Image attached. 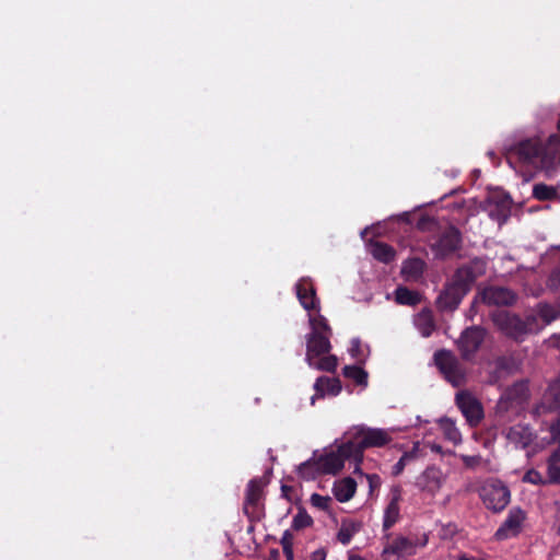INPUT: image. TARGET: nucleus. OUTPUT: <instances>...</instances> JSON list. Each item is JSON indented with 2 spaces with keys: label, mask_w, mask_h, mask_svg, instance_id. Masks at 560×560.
Segmentation results:
<instances>
[{
  "label": "nucleus",
  "mask_w": 560,
  "mask_h": 560,
  "mask_svg": "<svg viewBox=\"0 0 560 560\" xmlns=\"http://www.w3.org/2000/svg\"><path fill=\"white\" fill-rule=\"evenodd\" d=\"M558 448L550 455L549 460L550 462H560V440Z\"/></svg>",
  "instance_id": "c03bdc74"
},
{
  "label": "nucleus",
  "mask_w": 560,
  "mask_h": 560,
  "mask_svg": "<svg viewBox=\"0 0 560 560\" xmlns=\"http://www.w3.org/2000/svg\"><path fill=\"white\" fill-rule=\"evenodd\" d=\"M485 271L486 262L482 259H474L458 268L453 277L452 284L439 296L440 306L442 308H456L472 282Z\"/></svg>",
  "instance_id": "7ed1b4c3"
},
{
  "label": "nucleus",
  "mask_w": 560,
  "mask_h": 560,
  "mask_svg": "<svg viewBox=\"0 0 560 560\" xmlns=\"http://www.w3.org/2000/svg\"><path fill=\"white\" fill-rule=\"evenodd\" d=\"M523 481L525 482H529V483H533V485H541L545 482L542 476L540 475V472L534 470V469H530L528 470L524 477H523Z\"/></svg>",
  "instance_id": "58836bf2"
},
{
  "label": "nucleus",
  "mask_w": 560,
  "mask_h": 560,
  "mask_svg": "<svg viewBox=\"0 0 560 560\" xmlns=\"http://www.w3.org/2000/svg\"><path fill=\"white\" fill-rule=\"evenodd\" d=\"M544 399L549 409L560 411V384H552L545 394Z\"/></svg>",
  "instance_id": "2f4dec72"
},
{
  "label": "nucleus",
  "mask_w": 560,
  "mask_h": 560,
  "mask_svg": "<svg viewBox=\"0 0 560 560\" xmlns=\"http://www.w3.org/2000/svg\"><path fill=\"white\" fill-rule=\"evenodd\" d=\"M459 458L463 460L464 465L467 468H475L481 462V457L478 455L469 456V455H459Z\"/></svg>",
  "instance_id": "ea45409f"
},
{
  "label": "nucleus",
  "mask_w": 560,
  "mask_h": 560,
  "mask_svg": "<svg viewBox=\"0 0 560 560\" xmlns=\"http://www.w3.org/2000/svg\"><path fill=\"white\" fill-rule=\"evenodd\" d=\"M540 322L541 330L552 322L560 318V301L556 303H538L533 313Z\"/></svg>",
  "instance_id": "6ab92c4d"
},
{
  "label": "nucleus",
  "mask_w": 560,
  "mask_h": 560,
  "mask_svg": "<svg viewBox=\"0 0 560 560\" xmlns=\"http://www.w3.org/2000/svg\"><path fill=\"white\" fill-rule=\"evenodd\" d=\"M296 296L308 313L312 331L306 336L305 360L310 368L334 372L337 368V358L328 354L330 351L331 328L327 319L319 314V300L310 279L302 278L295 284Z\"/></svg>",
  "instance_id": "f257e3e1"
},
{
  "label": "nucleus",
  "mask_w": 560,
  "mask_h": 560,
  "mask_svg": "<svg viewBox=\"0 0 560 560\" xmlns=\"http://www.w3.org/2000/svg\"><path fill=\"white\" fill-rule=\"evenodd\" d=\"M430 447L433 452L442 453V447L438 444H431Z\"/></svg>",
  "instance_id": "de8ad7c7"
},
{
  "label": "nucleus",
  "mask_w": 560,
  "mask_h": 560,
  "mask_svg": "<svg viewBox=\"0 0 560 560\" xmlns=\"http://www.w3.org/2000/svg\"><path fill=\"white\" fill-rule=\"evenodd\" d=\"M369 252L375 259L385 264L390 262L395 258L394 248L385 243H371L369 245Z\"/></svg>",
  "instance_id": "b1692460"
},
{
  "label": "nucleus",
  "mask_w": 560,
  "mask_h": 560,
  "mask_svg": "<svg viewBox=\"0 0 560 560\" xmlns=\"http://www.w3.org/2000/svg\"><path fill=\"white\" fill-rule=\"evenodd\" d=\"M343 375L353 380L358 385H368V373L358 365H347L343 368Z\"/></svg>",
  "instance_id": "c85d7f7f"
},
{
  "label": "nucleus",
  "mask_w": 560,
  "mask_h": 560,
  "mask_svg": "<svg viewBox=\"0 0 560 560\" xmlns=\"http://www.w3.org/2000/svg\"><path fill=\"white\" fill-rule=\"evenodd\" d=\"M460 234L455 228L447 229L433 245L436 256L444 257L458 248Z\"/></svg>",
  "instance_id": "f3484780"
},
{
  "label": "nucleus",
  "mask_w": 560,
  "mask_h": 560,
  "mask_svg": "<svg viewBox=\"0 0 560 560\" xmlns=\"http://www.w3.org/2000/svg\"><path fill=\"white\" fill-rule=\"evenodd\" d=\"M509 212H510V202L506 200V201H503L501 214L498 218V220L499 221H501V220L505 221L508 215H509Z\"/></svg>",
  "instance_id": "a19ab883"
},
{
  "label": "nucleus",
  "mask_w": 560,
  "mask_h": 560,
  "mask_svg": "<svg viewBox=\"0 0 560 560\" xmlns=\"http://www.w3.org/2000/svg\"><path fill=\"white\" fill-rule=\"evenodd\" d=\"M560 462L548 460V475L552 482H560Z\"/></svg>",
  "instance_id": "4c0bfd02"
},
{
  "label": "nucleus",
  "mask_w": 560,
  "mask_h": 560,
  "mask_svg": "<svg viewBox=\"0 0 560 560\" xmlns=\"http://www.w3.org/2000/svg\"><path fill=\"white\" fill-rule=\"evenodd\" d=\"M505 156L513 167L518 163L551 177L560 166V138L551 135L545 143L539 137L520 140L505 145Z\"/></svg>",
  "instance_id": "f03ea898"
},
{
  "label": "nucleus",
  "mask_w": 560,
  "mask_h": 560,
  "mask_svg": "<svg viewBox=\"0 0 560 560\" xmlns=\"http://www.w3.org/2000/svg\"><path fill=\"white\" fill-rule=\"evenodd\" d=\"M516 294L503 287H489L481 292V299L490 305H512L516 302Z\"/></svg>",
  "instance_id": "dca6fc26"
},
{
  "label": "nucleus",
  "mask_w": 560,
  "mask_h": 560,
  "mask_svg": "<svg viewBox=\"0 0 560 560\" xmlns=\"http://www.w3.org/2000/svg\"><path fill=\"white\" fill-rule=\"evenodd\" d=\"M282 547H283V552L287 557V560H293V550H292L290 542L283 541Z\"/></svg>",
  "instance_id": "79ce46f5"
},
{
  "label": "nucleus",
  "mask_w": 560,
  "mask_h": 560,
  "mask_svg": "<svg viewBox=\"0 0 560 560\" xmlns=\"http://www.w3.org/2000/svg\"><path fill=\"white\" fill-rule=\"evenodd\" d=\"M480 497L485 505L499 512L503 510L510 502L509 489L498 480H488L480 489Z\"/></svg>",
  "instance_id": "6e6552de"
},
{
  "label": "nucleus",
  "mask_w": 560,
  "mask_h": 560,
  "mask_svg": "<svg viewBox=\"0 0 560 560\" xmlns=\"http://www.w3.org/2000/svg\"><path fill=\"white\" fill-rule=\"evenodd\" d=\"M526 513L521 508H512L504 522L497 529L494 538L499 541L516 537L524 527Z\"/></svg>",
  "instance_id": "9b49d317"
},
{
  "label": "nucleus",
  "mask_w": 560,
  "mask_h": 560,
  "mask_svg": "<svg viewBox=\"0 0 560 560\" xmlns=\"http://www.w3.org/2000/svg\"><path fill=\"white\" fill-rule=\"evenodd\" d=\"M413 325L422 337H429L435 329L433 315L430 310H422L413 317Z\"/></svg>",
  "instance_id": "4be33fe9"
},
{
  "label": "nucleus",
  "mask_w": 560,
  "mask_h": 560,
  "mask_svg": "<svg viewBox=\"0 0 560 560\" xmlns=\"http://www.w3.org/2000/svg\"><path fill=\"white\" fill-rule=\"evenodd\" d=\"M357 475H360L361 477L365 478L369 483L370 493H373L374 490L378 489L382 485V480L380 476L375 474H363L360 469V472H355Z\"/></svg>",
  "instance_id": "c9c22d12"
},
{
  "label": "nucleus",
  "mask_w": 560,
  "mask_h": 560,
  "mask_svg": "<svg viewBox=\"0 0 560 560\" xmlns=\"http://www.w3.org/2000/svg\"><path fill=\"white\" fill-rule=\"evenodd\" d=\"M427 544V535H423L421 538L399 535L384 547L383 555H394L398 558H406L415 555L418 548L424 547Z\"/></svg>",
  "instance_id": "1a4fd4ad"
},
{
  "label": "nucleus",
  "mask_w": 560,
  "mask_h": 560,
  "mask_svg": "<svg viewBox=\"0 0 560 560\" xmlns=\"http://www.w3.org/2000/svg\"><path fill=\"white\" fill-rule=\"evenodd\" d=\"M456 402L470 424H477L482 419V407L471 394L466 392L458 393L456 395Z\"/></svg>",
  "instance_id": "ddd939ff"
},
{
  "label": "nucleus",
  "mask_w": 560,
  "mask_h": 560,
  "mask_svg": "<svg viewBox=\"0 0 560 560\" xmlns=\"http://www.w3.org/2000/svg\"><path fill=\"white\" fill-rule=\"evenodd\" d=\"M396 429L369 428L365 425H354L345 433V439L353 445L357 452H360V464L363 460V451L370 447H382L393 441V433Z\"/></svg>",
  "instance_id": "39448f33"
},
{
  "label": "nucleus",
  "mask_w": 560,
  "mask_h": 560,
  "mask_svg": "<svg viewBox=\"0 0 560 560\" xmlns=\"http://www.w3.org/2000/svg\"><path fill=\"white\" fill-rule=\"evenodd\" d=\"M312 517L305 513V512H299L294 517H293V527L295 529H301V528H305L307 526H310L312 524Z\"/></svg>",
  "instance_id": "f704fd0d"
},
{
  "label": "nucleus",
  "mask_w": 560,
  "mask_h": 560,
  "mask_svg": "<svg viewBox=\"0 0 560 560\" xmlns=\"http://www.w3.org/2000/svg\"><path fill=\"white\" fill-rule=\"evenodd\" d=\"M357 482L351 477L337 480L334 483V494L339 502L349 501L355 493Z\"/></svg>",
  "instance_id": "412c9836"
},
{
  "label": "nucleus",
  "mask_w": 560,
  "mask_h": 560,
  "mask_svg": "<svg viewBox=\"0 0 560 560\" xmlns=\"http://www.w3.org/2000/svg\"><path fill=\"white\" fill-rule=\"evenodd\" d=\"M505 438L514 447L525 448L533 441V433L528 427L516 424L506 430Z\"/></svg>",
  "instance_id": "a211bd4d"
},
{
  "label": "nucleus",
  "mask_w": 560,
  "mask_h": 560,
  "mask_svg": "<svg viewBox=\"0 0 560 560\" xmlns=\"http://www.w3.org/2000/svg\"><path fill=\"white\" fill-rule=\"evenodd\" d=\"M485 338V330L480 327L467 328L458 340V348L465 359H469L480 347Z\"/></svg>",
  "instance_id": "4468645a"
},
{
  "label": "nucleus",
  "mask_w": 560,
  "mask_h": 560,
  "mask_svg": "<svg viewBox=\"0 0 560 560\" xmlns=\"http://www.w3.org/2000/svg\"><path fill=\"white\" fill-rule=\"evenodd\" d=\"M448 475L436 465H429L421 471L415 481L416 488L428 498H434L441 491Z\"/></svg>",
  "instance_id": "0eeeda50"
},
{
  "label": "nucleus",
  "mask_w": 560,
  "mask_h": 560,
  "mask_svg": "<svg viewBox=\"0 0 560 560\" xmlns=\"http://www.w3.org/2000/svg\"><path fill=\"white\" fill-rule=\"evenodd\" d=\"M317 459L324 475L338 474L343 468L347 459L354 462L353 472H360V452L355 453L353 445L349 443L348 439H345L337 450L317 455Z\"/></svg>",
  "instance_id": "423d86ee"
},
{
  "label": "nucleus",
  "mask_w": 560,
  "mask_h": 560,
  "mask_svg": "<svg viewBox=\"0 0 560 560\" xmlns=\"http://www.w3.org/2000/svg\"><path fill=\"white\" fill-rule=\"evenodd\" d=\"M348 560H365V559L362 558L361 556H358V555H354V553H349Z\"/></svg>",
  "instance_id": "49530a36"
},
{
  "label": "nucleus",
  "mask_w": 560,
  "mask_h": 560,
  "mask_svg": "<svg viewBox=\"0 0 560 560\" xmlns=\"http://www.w3.org/2000/svg\"><path fill=\"white\" fill-rule=\"evenodd\" d=\"M419 447H420V443L416 442L412 446V450L410 452H406L399 458V460L393 466V475L394 476L400 475L404 471L407 463H409L410 460L415 459L418 456Z\"/></svg>",
  "instance_id": "c756f323"
},
{
  "label": "nucleus",
  "mask_w": 560,
  "mask_h": 560,
  "mask_svg": "<svg viewBox=\"0 0 560 560\" xmlns=\"http://www.w3.org/2000/svg\"><path fill=\"white\" fill-rule=\"evenodd\" d=\"M366 232H368V229H364V230L361 232V236H362V238H364V236H365Z\"/></svg>",
  "instance_id": "09e8293b"
},
{
  "label": "nucleus",
  "mask_w": 560,
  "mask_h": 560,
  "mask_svg": "<svg viewBox=\"0 0 560 560\" xmlns=\"http://www.w3.org/2000/svg\"><path fill=\"white\" fill-rule=\"evenodd\" d=\"M310 560H326V553L323 550H316L311 555Z\"/></svg>",
  "instance_id": "37998d69"
},
{
  "label": "nucleus",
  "mask_w": 560,
  "mask_h": 560,
  "mask_svg": "<svg viewBox=\"0 0 560 560\" xmlns=\"http://www.w3.org/2000/svg\"><path fill=\"white\" fill-rule=\"evenodd\" d=\"M533 196L538 200H550L557 196V190L546 184H536L533 188Z\"/></svg>",
  "instance_id": "72a5a7b5"
},
{
  "label": "nucleus",
  "mask_w": 560,
  "mask_h": 560,
  "mask_svg": "<svg viewBox=\"0 0 560 560\" xmlns=\"http://www.w3.org/2000/svg\"><path fill=\"white\" fill-rule=\"evenodd\" d=\"M264 482L261 479H253L248 482L246 489L245 508L256 505L261 497Z\"/></svg>",
  "instance_id": "bb28decb"
},
{
  "label": "nucleus",
  "mask_w": 560,
  "mask_h": 560,
  "mask_svg": "<svg viewBox=\"0 0 560 560\" xmlns=\"http://www.w3.org/2000/svg\"><path fill=\"white\" fill-rule=\"evenodd\" d=\"M434 360L440 371L453 386H460L464 383L465 372L451 352L439 351L434 354Z\"/></svg>",
  "instance_id": "9d476101"
},
{
  "label": "nucleus",
  "mask_w": 560,
  "mask_h": 560,
  "mask_svg": "<svg viewBox=\"0 0 560 560\" xmlns=\"http://www.w3.org/2000/svg\"><path fill=\"white\" fill-rule=\"evenodd\" d=\"M423 269V260L419 258H410L402 264L401 273L407 280H416L422 275Z\"/></svg>",
  "instance_id": "393cba45"
},
{
  "label": "nucleus",
  "mask_w": 560,
  "mask_h": 560,
  "mask_svg": "<svg viewBox=\"0 0 560 560\" xmlns=\"http://www.w3.org/2000/svg\"><path fill=\"white\" fill-rule=\"evenodd\" d=\"M329 497H324L317 493L311 495V503L313 506L318 508L320 510H327L330 503Z\"/></svg>",
  "instance_id": "e433bc0d"
},
{
  "label": "nucleus",
  "mask_w": 560,
  "mask_h": 560,
  "mask_svg": "<svg viewBox=\"0 0 560 560\" xmlns=\"http://www.w3.org/2000/svg\"><path fill=\"white\" fill-rule=\"evenodd\" d=\"M528 387L525 382L515 383L508 388L498 401L499 411H508L514 407L521 406L527 398Z\"/></svg>",
  "instance_id": "f8f14e48"
},
{
  "label": "nucleus",
  "mask_w": 560,
  "mask_h": 560,
  "mask_svg": "<svg viewBox=\"0 0 560 560\" xmlns=\"http://www.w3.org/2000/svg\"><path fill=\"white\" fill-rule=\"evenodd\" d=\"M351 357L359 363H362L369 357L370 350L368 346H363L359 338L351 340V347L349 349Z\"/></svg>",
  "instance_id": "7c9ffc66"
},
{
  "label": "nucleus",
  "mask_w": 560,
  "mask_h": 560,
  "mask_svg": "<svg viewBox=\"0 0 560 560\" xmlns=\"http://www.w3.org/2000/svg\"><path fill=\"white\" fill-rule=\"evenodd\" d=\"M359 530V525L352 522H345L341 524L337 538L342 545H348L353 535Z\"/></svg>",
  "instance_id": "473e14b6"
},
{
  "label": "nucleus",
  "mask_w": 560,
  "mask_h": 560,
  "mask_svg": "<svg viewBox=\"0 0 560 560\" xmlns=\"http://www.w3.org/2000/svg\"><path fill=\"white\" fill-rule=\"evenodd\" d=\"M492 320L500 331L516 341H524L527 336L541 331L540 322L534 314L522 318L508 311H495L492 313Z\"/></svg>",
  "instance_id": "20e7f679"
},
{
  "label": "nucleus",
  "mask_w": 560,
  "mask_h": 560,
  "mask_svg": "<svg viewBox=\"0 0 560 560\" xmlns=\"http://www.w3.org/2000/svg\"><path fill=\"white\" fill-rule=\"evenodd\" d=\"M439 424L446 440L455 445L462 443V434L452 419L442 418L439 420Z\"/></svg>",
  "instance_id": "a878e982"
},
{
  "label": "nucleus",
  "mask_w": 560,
  "mask_h": 560,
  "mask_svg": "<svg viewBox=\"0 0 560 560\" xmlns=\"http://www.w3.org/2000/svg\"><path fill=\"white\" fill-rule=\"evenodd\" d=\"M298 474L300 475L301 478H303L305 480H313L318 475H324L322 469H320V465H319V462L317 459V454L316 453H314L312 458H310L308 460L302 463L298 467Z\"/></svg>",
  "instance_id": "5701e85b"
},
{
  "label": "nucleus",
  "mask_w": 560,
  "mask_h": 560,
  "mask_svg": "<svg viewBox=\"0 0 560 560\" xmlns=\"http://www.w3.org/2000/svg\"><path fill=\"white\" fill-rule=\"evenodd\" d=\"M549 343L552 346H559L560 345V335H552L549 338Z\"/></svg>",
  "instance_id": "a18cd8bd"
},
{
  "label": "nucleus",
  "mask_w": 560,
  "mask_h": 560,
  "mask_svg": "<svg viewBox=\"0 0 560 560\" xmlns=\"http://www.w3.org/2000/svg\"><path fill=\"white\" fill-rule=\"evenodd\" d=\"M315 394L311 397V404L314 405L317 398H323L325 395L336 396L341 390L340 382L330 377H318L314 384Z\"/></svg>",
  "instance_id": "aec40b11"
},
{
  "label": "nucleus",
  "mask_w": 560,
  "mask_h": 560,
  "mask_svg": "<svg viewBox=\"0 0 560 560\" xmlns=\"http://www.w3.org/2000/svg\"><path fill=\"white\" fill-rule=\"evenodd\" d=\"M488 154H489L490 158H494V152L493 151H490Z\"/></svg>",
  "instance_id": "8fccbe9b"
},
{
  "label": "nucleus",
  "mask_w": 560,
  "mask_h": 560,
  "mask_svg": "<svg viewBox=\"0 0 560 560\" xmlns=\"http://www.w3.org/2000/svg\"><path fill=\"white\" fill-rule=\"evenodd\" d=\"M395 300L398 304L415 305L420 301V296L407 288L399 287L395 291Z\"/></svg>",
  "instance_id": "cd10ccee"
},
{
  "label": "nucleus",
  "mask_w": 560,
  "mask_h": 560,
  "mask_svg": "<svg viewBox=\"0 0 560 560\" xmlns=\"http://www.w3.org/2000/svg\"><path fill=\"white\" fill-rule=\"evenodd\" d=\"M401 501V488L399 486H393L390 488L388 494V503L384 510L383 515V528L384 530H388L393 527L400 517V506L399 503Z\"/></svg>",
  "instance_id": "2eb2a0df"
}]
</instances>
